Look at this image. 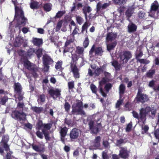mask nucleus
<instances>
[{
	"mask_svg": "<svg viewBox=\"0 0 159 159\" xmlns=\"http://www.w3.org/2000/svg\"><path fill=\"white\" fill-rule=\"evenodd\" d=\"M101 141V137L99 136L96 137L94 141V146L97 148H99L100 146V142Z\"/></svg>",
	"mask_w": 159,
	"mask_h": 159,
	"instance_id": "nucleus-28",
	"label": "nucleus"
},
{
	"mask_svg": "<svg viewBox=\"0 0 159 159\" xmlns=\"http://www.w3.org/2000/svg\"><path fill=\"white\" fill-rule=\"evenodd\" d=\"M9 140V136L8 135H4L2 136L1 141L7 142Z\"/></svg>",
	"mask_w": 159,
	"mask_h": 159,
	"instance_id": "nucleus-61",
	"label": "nucleus"
},
{
	"mask_svg": "<svg viewBox=\"0 0 159 159\" xmlns=\"http://www.w3.org/2000/svg\"><path fill=\"white\" fill-rule=\"evenodd\" d=\"M137 28V26L135 24L131 22L127 26V32L130 34L134 33L136 31Z\"/></svg>",
	"mask_w": 159,
	"mask_h": 159,
	"instance_id": "nucleus-20",
	"label": "nucleus"
},
{
	"mask_svg": "<svg viewBox=\"0 0 159 159\" xmlns=\"http://www.w3.org/2000/svg\"><path fill=\"white\" fill-rule=\"evenodd\" d=\"M145 12L143 11H139L138 13V17L140 19L143 18L145 16Z\"/></svg>",
	"mask_w": 159,
	"mask_h": 159,
	"instance_id": "nucleus-59",
	"label": "nucleus"
},
{
	"mask_svg": "<svg viewBox=\"0 0 159 159\" xmlns=\"http://www.w3.org/2000/svg\"><path fill=\"white\" fill-rule=\"evenodd\" d=\"M149 129V127L147 125H145L143 127H142V134H144L145 133H147Z\"/></svg>",
	"mask_w": 159,
	"mask_h": 159,
	"instance_id": "nucleus-52",
	"label": "nucleus"
},
{
	"mask_svg": "<svg viewBox=\"0 0 159 159\" xmlns=\"http://www.w3.org/2000/svg\"><path fill=\"white\" fill-rule=\"evenodd\" d=\"M112 65L115 67L116 70H119L121 66V64L116 60L113 61L112 62Z\"/></svg>",
	"mask_w": 159,
	"mask_h": 159,
	"instance_id": "nucleus-33",
	"label": "nucleus"
},
{
	"mask_svg": "<svg viewBox=\"0 0 159 159\" xmlns=\"http://www.w3.org/2000/svg\"><path fill=\"white\" fill-rule=\"evenodd\" d=\"M63 62L62 61L60 60L57 61L56 63L55 66V68L57 70L60 71L61 72L64 69V68L62 67Z\"/></svg>",
	"mask_w": 159,
	"mask_h": 159,
	"instance_id": "nucleus-25",
	"label": "nucleus"
},
{
	"mask_svg": "<svg viewBox=\"0 0 159 159\" xmlns=\"http://www.w3.org/2000/svg\"><path fill=\"white\" fill-rule=\"evenodd\" d=\"M71 57L73 62H75L79 58V56L76 53L72 54Z\"/></svg>",
	"mask_w": 159,
	"mask_h": 159,
	"instance_id": "nucleus-47",
	"label": "nucleus"
},
{
	"mask_svg": "<svg viewBox=\"0 0 159 159\" xmlns=\"http://www.w3.org/2000/svg\"><path fill=\"white\" fill-rule=\"evenodd\" d=\"M71 70L73 75V76L75 79L79 78L80 77L79 69L78 68L76 64L73 65L71 64L70 66Z\"/></svg>",
	"mask_w": 159,
	"mask_h": 159,
	"instance_id": "nucleus-15",
	"label": "nucleus"
},
{
	"mask_svg": "<svg viewBox=\"0 0 159 159\" xmlns=\"http://www.w3.org/2000/svg\"><path fill=\"white\" fill-rule=\"evenodd\" d=\"M132 127V124L130 123L128 124L126 127L125 129V131L127 132H129L131 130V128Z\"/></svg>",
	"mask_w": 159,
	"mask_h": 159,
	"instance_id": "nucleus-63",
	"label": "nucleus"
},
{
	"mask_svg": "<svg viewBox=\"0 0 159 159\" xmlns=\"http://www.w3.org/2000/svg\"><path fill=\"white\" fill-rule=\"evenodd\" d=\"M119 151V156L120 157L124 159L128 158L129 156V152L127 150L126 147H121Z\"/></svg>",
	"mask_w": 159,
	"mask_h": 159,
	"instance_id": "nucleus-11",
	"label": "nucleus"
},
{
	"mask_svg": "<svg viewBox=\"0 0 159 159\" xmlns=\"http://www.w3.org/2000/svg\"><path fill=\"white\" fill-rule=\"evenodd\" d=\"M133 13L131 10L128 9L125 12V14L127 17L128 18V19L132 15Z\"/></svg>",
	"mask_w": 159,
	"mask_h": 159,
	"instance_id": "nucleus-51",
	"label": "nucleus"
},
{
	"mask_svg": "<svg viewBox=\"0 0 159 159\" xmlns=\"http://www.w3.org/2000/svg\"><path fill=\"white\" fill-rule=\"evenodd\" d=\"M159 5L157 1H155L152 4L151 7V12L152 13V11H157L159 8Z\"/></svg>",
	"mask_w": 159,
	"mask_h": 159,
	"instance_id": "nucleus-24",
	"label": "nucleus"
},
{
	"mask_svg": "<svg viewBox=\"0 0 159 159\" xmlns=\"http://www.w3.org/2000/svg\"><path fill=\"white\" fill-rule=\"evenodd\" d=\"M117 35L112 32H108L107 34L106 40L107 42H111L116 38Z\"/></svg>",
	"mask_w": 159,
	"mask_h": 159,
	"instance_id": "nucleus-21",
	"label": "nucleus"
},
{
	"mask_svg": "<svg viewBox=\"0 0 159 159\" xmlns=\"http://www.w3.org/2000/svg\"><path fill=\"white\" fill-rule=\"evenodd\" d=\"M31 146L32 148L36 152H43L44 151V148L40 146L33 144H32Z\"/></svg>",
	"mask_w": 159,
	"mask_h": 159,
	"instance_id": "nucleus-26",
	"label": "nucleus"
},
{
	"mask_svg": "<svg viewBox=\"0 0 159 159\" xmlns=\"http://www.w3.org/2000/svg\"><path fill=\"white\" fill-rule=\"evenodd\" d=\"M84 51V48L83 47L79 46L76 47L75 52L78 55H81L83 54Z\"/></svg>",
	"mask_w": 159,
	"mask_h": 159,
	"instance_id": "nucleus-39",
	"label": "nucleus"
},
{
	"mask_svg": "<svg viewBox=\"0 0 159 159\" xmlns=\"http://www.w3.org/2000/svg\"><path fill=\"white\" fill-rule=\"evenodd\" d=\"M24 106V103L23 102H19L18 103L17 105L16 108L17 109H21L22 110H23Z\"/></svg>",
	"mask_w": 159,
	"mask_h": 159,
	"instance_id": "nucleus-56",
	"label": "nucleus"
},
{
	"mask_svg": "<svg viewBox=\"0 0 159 159\" xmlns=\"http://www.w3.org/2000/svg\"><path fill=\"white\" fill-rule=\"evenodd\" d=\"M50 59L48 58L43 56V64L44 65V69L45 71L47 72L49 70V62Z\"/></svg>",
	"mask_w": 159,
	"mask_h": 159,
	"instance_id": "nucleus-23",
	"label": "nucleus"
},
{
	"mask_svg": "<svg viewBox=\"0 0 159 159\" xmlns=\"http://www.w3.org/2000/svg\"><path fill=\"white\" fill-rule=\"evenodd\" d=\"M45 99V96L43 94H41L39 96V98L38 99V103H42L44 102Z\"/></svg>",
	"mask_w": 159,
	"mask_h": 159,
	"instance_id": "nucleus-44",
	"label": "nucleus"
},
{
	"mask_svg": "<svg viewBox=\"0 0 159 159\" xmlns=\"http://www.w3.org/2000/svg\"><path fill=\"white\" fill-rule=\"evenodd\" d=\"M149 100L148 96L144 93H142L141 91L139 89L137 95L135 98L134 101L136 102L144 103Z\"/></svg>",
	"mask_w": 159,
	"mask_h": 159,
	"instance_id": "nucleus-6",
	"label": "nucleus"
},
{
	"mask_svg": "<svg viewBox=\"0 0 159 159\" xmlns=\"http://www.w3.org/2000/svg\"><path fill=\"white\" fill-rule=\"evenodd\" d=\"M23 60L24 66L31 72L34 78L38 77L37 72L38 69L36 66L29 61L28 59H21Z\"/></svg>",
	"mask_w": 159,
	"mask_h": 159,
	"instance_id": "nucleus-3",
	"label": "nucleus"
},
{
	"mask_svg": "<svg viewBox=\"0 0 159 159\" xmlns=\"http://www.w3.org/2000/svg\"><path fill=\"white\" fill-rule=\"evenodd\" d=\"M12 153L13 152L12 151H10L9 152H7L4 159H12L11 155Z\"/></svg>",
	"mask_w": 159,
	"mask_h": 159,
	"instance_id": "nucleus-64",
	"label": "nucleus"
},
{
	"mask_svg": "<svg viewBox=\"0 0 159 159\" xmlns=\"http://www.w3.org/2000/svg\"><path fill=\"white\" fill-rule=\"evenodd\" d=\"M155 73V70L151 69L146 73V76L148 78H152Z\"/></svg>",
	"mask_w": 159,
	"mask_h": 159,
	"instance_id": "nucleus-32",
	"label": "nucleus"
},
{
	"mask_svg": "<svg viewBox=\"0 0 159 159\" xmlns=\"http://www.w3.org/2000/svg\"><path fill=\"white\" fill-rule=\"evenodd\" d=\"M42 50L40 48L38 49L36 52V54L38 58L39 59L42 56Z\"/></svg>",
	"mask_w": 159,
	"mask_h": 159,
	"instance_id": "nucleus-58",
	"label": "nucleus"
},
{
	"mask_svg": "<svg viewBox=\"0 0 159 159\" xmlns=\"http://www.w3.org/2000/svg\"><path fill=\"white\" fill-rule=\"evenodd\" d=\"M72 39L67 40L65 43V45L62 48L63 49L64 53L69 52L71 48L70 44L73 42Z\"/></svg>",
	"mask_w": 159,
	"mask_h": 159,
	"instance_id": "nucleus-19",
	"label": "nucleus"
},
{
	"mask_svg": "<svg viewBox=\"0 0 159 159\" xmlns=\"http://www.w3.org/2000/svg\"><path fill=\"white\" fill-rule=\"evenodd\" d=\"M80 130L74 128L71 129L70 133L69 136L70 140L74 141L78 139L80 134Z\"/></svg>",
	"mask_w": 159,
	"mask_h": 159,
	"instance_id": "nucleus-9",
	"label": "nucleus"
},
{
	"mask_svg": "<svg viewBox=\"0 0 159 159\" xmlns=\"http://www.w3.org/2000/svg\"><path fill=\"white\" fill-rule=\"evenodd\" d=\"M112 86V84L110 83L105 85L104 88L106 91V93L104 92L102 88L100 86L99 87V92L103 97H106L107 96V94L109 92L110 90L111 89Z\"/></svg>",
	"mask_w": 159,
	"mask_h": 159,
	"instance_id": "nucleus-12",
	"label": "nucleus"
},
{
	"mask_svg": "<svg viewBox=\"0 0 159 159\" xmlns=\"http://www.w3.org/2000/svg\"><path fill=\"white\" fill-rule=\"evenodd\" d=\"M103 52L104 51L101 47L95 48V45L93 44L89 51V54L92 56L93 55V53L94 52L95 55L102 56Z\"/></svg>",
	"mask_w": 159,
	"mask_h": 159,
	"instance_id": "nucleus-8",
	"label": "nucleus"
},
{
	"mask_svg": "<svg viewBox=\"0 0 159 159\" xmlns=\"http://www.w3.org/2000/svg\"><path fill=\"white\" fill-rule=\"evenodd\" d=\"M68 89L69 90H72L74 88L75 84L74 81H73L69 82L68 83Z\"/></svg>",
	"mask_w": 159,
	"mask_h": 159,
	"instance_id": "nucleus-49",
	"label": "nucleus"
},
{
	"mask_svg": "<svg viewBox=\"0 0 159 159\" xmlns=\"http://www.w3.org/2000/svg\"><path fill=\"white\" fill-rule=\"evenodd\" d=\"M117 43V42L115 41L113 42L107 44V50L108 51L113 50L116 47Z\"/></svg>",
	"mask_w": 159,
	"mask_h": 159,
	"instance_id": "nucleus-31",
	"label": "nucleus"
},
{
	"mask_svg": "<svg viewBox=\"0 0 159 159\" xmlns=\"http://www.w3.org/2000/svg\"><path fill=\"white\" fill-rule=\"evenodd\" d=\"M116 4L121 5L124 4L126 2V0H112Z\"/></svg>",
	"mask_w": 159,
	"mask_h": 159,
	"instance_id": "nucleus-45",
	"label": "nucleus"
},
{
	"mask_svg": "<svg viewBox=\"0 0 159 159\" xmlns=\"http://www.w3.org/2000/svg\"><path fill=\"white\" fill-rule=\"evenodd\" d=\"M119 93L120 94H123L125 90V86L124 84H121L119 88Z\"/></svg>",
	"mask_w": 159,
	"mask_h": 159,
	"instance_id": "nucleus-40",
	"label": "nucleus"
},
{
	"mask_svg": "<svg viewBox=\"0 0 159 159\" xmlns=\"http://www.w3.org/2000/svg\"><path fill=\"white\" fill-rule=\"evenodd\" d=\"M11 116L13 119L19 121H25L26 118V115L24 112H20L16 110L12 111Z\"/></svg>",
	"mask_w": 159,
	"mask_h": 159,
	"instance_id": "nucleus-5",
	"label": "nucleus"
},
{
	"mask_svg": "<svg viewBox=\"0 0 159 159\" xmlns=\"http://www.w3.org/2000/svg\"><path fill=\"white\" fill-rule=\"evenodd\" d=\"M156 110L154 109V107L152 108L149 106H147L145 107L142 108L139 110V115L135 111L132 112L133 117L139 120H141L143 123L144 124L146 120V116L151 112V115L154 117L156 113Z\"/></svg>",
	"mask_w": 159,
	"mask_h": 159,
	"instance_id": "nucleus-1",
	"label": "nucleus"
},
{
	"mask_svg": "<svg viewBox=\"0 0 159 159\" xmlns=\"http://www.w3.org/2000/svg\"><path fill=\"white\" fill-rule=\"evenodd\" d=\"M43 123L42 121L41 120H39L36 124V127L39 130L43 127Z\"/></svg>",
	"mask_w": 159,
	"mask_h": 159,
	"instance_id": "nucleus-48",
	"label": "nucleus"
},
{
	"mask_svg": "<svg viewBox=\"0 0 159 159\" xmlns=\"http://www.w3.org/2000/svg\"><path fill=\"white\" fill-rule=\"evenodd\" d=\"M91 9L89 6L84 7L83 8V12L85 15V18L86 19L87 18V13H89L91 11Z\"/></svg>",
	"mask_w": 159,
	"mask_h": 159,
	"instance_id": "nucleus-37",
	"label": "nucleus"
},
{
	"mask_svg": "<svg viewBox=\"0 0 159 159\" xmlns=\"http://www.w3.org/2000/svg\"><path fill=\"white\" fill-rule=\"evenodd\" d=\"M32 42L34 45L39 46L42 44L43 42L42 39L35 38L33 39Z\"/></svg>",
	"mask_w": 159,
	"mask_h": 159,
	"instance_id": "nucleus-29",
	"label": "nucleus"
},
{
	"mask_svg": "<svg viewBox=\"0 0 159 159\" xmlns=\"http://www.w3.org/2000/svg\"><path fill=\"white\" fill-rule=\"evenodd\" d=\"M9 99L7 96H4L0 98V104L2 105H5Z\"/></svg>",
	"mask_w": 159,
	"mask_h": 159,
	"instance_id": "nucleus-36",
	"label": "nucleus"
},
{
	"mask_svg": "<svg viewBox=\"0 0 159 159\" xmlns=\"http://www.w3.org/2000/svg\"><path fill=\"white\" fill-rule=\"evenodd\" d=\"M64 107L65 109V111L68 113L70 111L71 106L68 102H66L64 104Z\"/></svg>",
	"mask_w": 159,
	"mask_h": 159,
	"instance_id": "nucleus-41",
	"label": "nucleus"
},
{
	"mask_svg": "<svg viewBox=\"0 0 159 159\" xmlns=\"http://www.w3.org/2000/svg\"><path fill=\"white\" fill-rule=\"evenodd\" d=\"M89 40L88 37L86 38L83 43V46L84 48H86L88 46L89 43Z\"/></svg>",
	"mask_w": 159,
	"mask_h": 159,
	"instance_id": "nucleus-60",
	"label": "nucleus"
},
{
	"mask_svg": "<svg viewBox=\"0 0 159 159\" xmlns=\"http://www.w3.org/2000/svg\"><path fill=\"white\" fill-rule=\"evenodd\" d=\"M43 128L42 130L43 133L44 134L45 139L47 140H49L50 137H49V133L48 130L50 129V123L43 124Z\"/></svg>",
	"mask_w": 159,
	"mask_h": 159,
	"instance_id": "nucleus-16",
	"label": "nucleus"
},
{
	"mask_svg": "<svg viewBox=\"0 0 159 159\" xmlns=\"http://www.w3.org/2000/svg\"><path fill=\"white\" fill-rule=\"evenodd\" d=\"M62 22H63L62 20H60L57 23V25L56 27V31H58L60 29L62 26Z\"/></svg>",
	"mask_w": 159,
	"mask_h": 159,
	"instance_id": "nucleus-53",
	"label": "nucleus"
},
{
	"mask_svg": "<svg viewBox=\"0 0 159 159\" xmlns=\"http://www.w3.org/2000/svg\"><path fill=\"white\" fill-rule=\"evenodd\" d=\"M8 152L10 150L9 146L7 142L1 141L0 142V154L3 156L4 153V150Z\"/></svg>",
	"mask_w": 159,
	"mask_h": 159,
	"instance_id": "nucleus-14",
	"label": "nucleus"
},
{
	"mask_svg": "<svg viewBox=\"0 0 159 159\" xmlns=\"http://www.w3.org/2000/svg\"><path fill=\"white\" fill-rule=\"evenodd\" d=\"M103 70L102 68H98L95 70L94 73L97 76H98L101 74V72H103Z\"/></svg>",
	"mask_w": 159,
	"mask_h": 159,
	"instance_id": "nucleus-46",
	"label": "nucleus"
},
{
	"mask_svg": "<svg viewBox=\"0 0 159 159\" xmlns=\"http://www.w3.org/2000/svg\"><path fill=\"white\" fill-rule=\"evenodd\" d=\"M19 55L21 57V59H28L31 58L32 56L35 52L34 48H30L26 52L22 50H20L18 51Z\"/></svg>",
	"mask_w": 159,
	"mask_h": 159,
	"instance_id": "nucleus-4",
	"label": "nucleus"
},
{
	"mask_svg": "<svg viewBox=\"0 0 159 159\" xmlns=\"http://www.w3.org/2000/svg\"><path fill=\"white\" fill-rule=\"evenodd\" d=\"M90 88L92 93L97 95V88L96 86L93 84H92L90 85Z\"/></svg>",
	"mask_w": 159,
	"mask_h": 159,
	"instance_id": "nucleus-42",
	"label": "nucleus"
},
{
	"mask_svg": "<svg viewBox=\"0 0 159 159\" xmlns=\"http://www.w3.org/2000/svg\"><path fill=\"white\" fill-rule=\"evenodd\" d=\"M64 11H59L58 12L55 16L56 18H59L61 17L65 13Z\"/></svg>",
	"mask_w": 159,
	"mask_h": 159,
	"instance_id": "nucleus-57",
	"label": "nucleus"
},
{
	"mask_svg": "<svg viewBox=\"0 0 159 159\" xmlns=\"http://www.w3.org/2000/svg\"><path fill=\"white\" fill-rule=\"evenodd\" d=\"M61 90L58 88L54 89L53 87H50V97L54 99L59 98L61 95Z\"/></svg>",
	"mask_w": 159,
	"mask_h": 159,
	"instance_id": "nucleus-10",
	"label": "nucleus"
},
{
	"mask_svg": "<svg viewBox=\"0 0 159 159\" xmlns=\"http://www.w3.org/2000/svg\"><path fill=\"white\" fill-rule=\"evenodd\" d=\"M132 57V54L129 51H125L123 53V55L121 56L120 57V58L121 60H122L124 61L125 60V62L127 63L128 61Z\"/></svg>",
	"mask_w": 159,
	"mask_h": 159,
	"instance_id": "nucleus-18",
	"label": "nucleus"
},
{
	"mask_svg": "<svg viewBox=\"0 0 159 159\" xmlns=\"http://www.w3.org/2000/svg\"><path fill=\"white\" fill-rule=\"evenodd\" d=\"M14 88L15 92L16 94L22 93V88L20 83H15L14 85Z\"/></svg>",
	"mask_w": 159,
	"mask_h": 159,
	"instance_id": "nucleus-22",
	"label": "nucleus"
},
{
	"mask_svg": "<svg viewBox=\"0 0 159 159\" xmlns=\"http://www.w3.org/2000/svg\"><path fill=\"white\" fill-rule=\"evenodd\" d=\"M76 20L77 23L80 25L83 23L84 19L81 16H76Z\"/></svg>",
	"mask_w": 159,
	"mask_h": 159,
	"instance_id": "nucleus-50",
	"label": "nucleus"
},
{
	"mask_svg": "<svg viewBox=\"0 0 159 159\" xmlns=\"http://www.w3.org/2000/svg\"><path fill=\"white\" fill-rule=\"evenodd\" d=\"M89 129L92 134H97L100 131L102 127L101 123H98L97 126L94 125V122L93 120H90L88 123Z\"/></svg>",
	"mask_w": 159,
	"mask_h": 159,
	"instance_id": "nucleus-7",
	"label": "nucleus"
},
{
	"mask_svg": "<svg viewBox=\"0 0 159 159\" xmlns=\"http://www.w3.org/2000/svg\"><path fill=\"white\" fill-rule=\"evenodd\" d=\"M30 109L33 111L38 114L40 113L43 110L42 107H38L36 106L32 107H31Z\"/></svg>",
	"mask_w": 159,
	"mask_h": 159,
	"instance_id": "nucleus-27",
	"label": "nucleus"
},
{
	"mask_svg": "<svg viewBox=\"0 0 159 159\" xmlns=\"http://www.w3.org/2000/svg\"><path fill=\"white\" fill-rule=\"evenodd\" d=\"M72 107H76L83 109V102L81 101L78 102L76 103L75 105L73 106Z\"/></svg>",
	"mask_w": 159,
	"mask_h": 159,
	"instance_id": "nucleus-54",
	"label": "nucleus"
},
{
	"mask_svg": "<svg viewBox=\"0 0 159 159\" xmlns=\"http://www.w3.org/2000/svg\"><path fill=\"white\" fill-rule=\"evenodd\" d=\"M39 2L33 0L30 3V7L31 9H38Z\"/></svg>",
	"mask_w": 159,
	"mask_h": 159,
	"instance_id": "nucleus-35",
	"label": "nucleus"
},
{
	"mask_svg": "<svg viewBox=\"0 0 159 159\" xmlns=\"http://www.w3.org/2000/svg\"><path fill=\"white\" fill-rule=\"evenodd\" d=\"M123 102V99H120L119 100H118L116 103V108H119L120 106L122 104V103Z\"/></svg>",
	"mask_w": 159,
	"mask_h": 159,
	"instance_id": "nucleus-62",
	"label": "nucleus"
},
{
	"mask_svg": "<svg viewBox=\"0 0 159 159\" xmlns=\"http://www.w3.org/2000/svg\"><path fill=\"white\" fill-rule=\"evenodd\" d=\"M60 129L59 133L60 136V140L63 143L65 144V137L67 134L68 129L66 126L64 127H61Z\"/></svg>",
	"mask_w": 159,
	"mask_h": 159,
	"instance_id": "nucleus-13",
	"label": "nucleus"
},
{
	"mask_svg": "<svg viewBox=\"0 0 159 159\" xmlns=\"http://www.w3.org/2000/svg\"><path fill=\"white\" fill-rule=\"evenodd\" d=\"M127 142V140L125 139L120 138L116 140V145L118 147L122 145L125 143Z\"/></svg>",
	"mask_w": 159,
	"mask_h": 159,
	"instance_id": "nucleus-34",
	"label": "nucleus"
},
{
	"mask_svg": "<svg viewBox=\"0 0 159 159\" xmlns=\"http://www.w3.org/2000/svg\"><path fill=\"white\" fill-rule=\"evenodd\" d=\"M81 32L80 31L79 27L77 25L75 26V27L74 30L72 34L74 35L76 34H79L81 33Z\"/></svg>",
	"mask_w": 159,
	"mask_h": 159,
	"instance_id": "nucleus-43",
	"label": "nucleus"
},
{
	"mask_svg": "<svg viewBox=\"0 0 159 159\" xmlns=\"http://www.w3.org/2000/svg\"><path fill=\"white\" fill-rule=\"evenodd\" d=\"M11 2L16 6L17 2V0H12ZM15 11L14 18L17 22L16 27H18L20 28L21 27L25 25L27 19L25 17L24 13L23 10L20 8L19 7H15Z\"/></svg>",
	"mask_w": 159,
	"mask_h": 159,
	"instance_id": "nucleus-2",
	"label": "nucleus"
},
{
	"mask_svg": "<svg viewBox=\"0 0 159 159\" xmlns=\"http://www.w3.org/2000/svg\"><path fill=\"white\" fill-rule=\"evenodd\" d=\"M21 39L19 38H16L14 42V45L15 47H17L21 45Z\"/></svg>",
	"mask_w": 159,
	"mask_h": 159,
	"instance_id": "nucleus-38",
	"label": "nucleus"
},
{
	"mask_svg": "<svg viewBox=\"0 0 159 159\" xmlns=\"http://www.w3.org/2000/svg\"><path fill=\"white\" fill-rule=\"evenodd\" d=\"M90 23H89L87 22H85L82 27L81 33H84V31H85L86 33H87V29L90 26Z\"/></svg>",
	"mask_w": 159,
	"mask_h": 159,
	"instance_id": "nucleus-30",
	"label": "nucleus"
},
{
	"mask_svg": "<svg viewBox=\"0 0 159 159\" xmlns=\"http://www.w3.org/2000/svg\"><path fill=\"white\" fill-rule=\"evenodd\" d=\"M143 55V53L142 52V51L140 50H139V52L138 54H136V57L135 58L137 60V62H138L139 60L140 59L139 58L141 57Z\"/></svg>",
	"mask_w": 159,
	"mask_h": 159,
	"instance_id": "nucleus-55",
	"label": "nucleus"
},
{
	"mask_svg": "<svg viewBox=\"0 0 159 159\" xmlns=\"http://www.w3.org/2000/svg\"><path fill=\"white\" fill-rule=\"evenodd\" d=\"M71 113L73 115H81L85 116L86 113L82 108L76 107H72Z\"/></svg>",
	"mask_w": 159,
	"mask_h": 159,
	"instance_id": "nucleus-17",
	"label": "nucleus"
}]
</instances>
